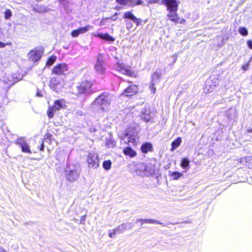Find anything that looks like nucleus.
<instances>
[{"label":"nucleus","mask_w":252,"mask_h":252,"mask_svg":"<svg viewBox=\"0 0 252 252\" xmlns=\"http://www.w3.org/2000/svg\"><path fill=\"white\" fill-rule=\"evenodd\" d=\"M148 174H154V171H152L148 170Z\"/></svg>","instance_id":"obj_43"},{"label":"nucleus","mask_w":252,"mask_h":252,"mask_svg":"<svg viewBox=\"0 0 252 252\" xmlns=\"http://www.w3.org/2000/svg\"><path fill=\"white\" fill-rule=\"evenodd\" d=\"M116 145L115 141L112 139H109L106 141L105 145L108 147H114Z\"/></svg>","instance_id":"obj_29"},{"label":"nucleus","mask_w":252,"mask_h":252,"mask_svg":"<svg viewBox=\"0 0 252 252\" xmlns=\"http://www.w3.org/2000/svg\"><path fill=\"white\" fill-rule=\"evenodd\" d=\"M176 61V58L175 57V59H174V62H175Z\"/></svg>","instance_id":"obj_50"},{"label":"nucleus","mask_w":252,"mask_h":252,"mask_svg":"<svg viewBox=\"0 0 252 252\" xmlns=\"http://www.w3.org/2000/svg\"><path fill=\"white\" fill-rule=\"evenodd\" d=\"M94 69L98 74H103L105 71L102 55L100 54L98 56L96 63L94 65Z\"/></svg>","instance_id":"obj_6"},{"label":"nucleus","mask_w":252,"mask_h":252,"mask_svg":"<svg viewBox=\"0 0 252 252\" xmlns=\"http://www.w3.org/2000/svg\"><path fill=\"white\" fill-rule=\"evenodd\" d=\"M16 143L17 144L20 146L23 152L27 153L29 154L32 153L29 145L23 138H19L16 140Z\"/></svg>","instance_id":"obj_13"},{"label":"nucleus","mask_w":252,"mask_h":252,"mask_svg":"<svg viewBox=\"0 0 252 252\" xmlns=\"http://www.w3.org/2000/svg\"><path fill=\"white\" fill-rule=\"evenodd\" d=\"M137 221H140L142 222V224H143V222L144 223H158V221L154 220L153 219H139L137 220Z\"/></svg>","instance_id":"obj_30"},{"label":"nucleus","mask_w":252,"mask_h":252,"mask_svg":"<svg viewBox=\"0 0 252 252\" xmlns=\"http://www.w3.org/2000/svg\"><path fill=\"white\" fill-rule=\"evenodd\" d=\"M93 28V27L90 25H86L84 27H81L79 29H78V31L79 32V33L80 34H83L89 31L90 29Z\"/></svg>","instance_id":"obj_26"},{"label":"nucleus","mask_w":252,"mask_h":252,"mask_svg":"<svg viewBox=\"0 0 252 252\" xmlns=\"http://www.w3.org/2000/svg\"><path fill=\"white\" fill-rule=\"evenodd\" d=\"M42 51L40 50L33 49L28 54V57L33 62L38 61L42 56Z\"/></svg>","instance_id":"obj_9"},{"label":"nucleus","mask_w":252,"mask_h":252,"mask_svg":"<svg viewBox=\"0 0 252 252\" xmlns=\"http://www.w3.org/2000/svg\"><path fill=\"white\" fill-rule=\"evenodd\" d=\"M138 87L136 85H131L129 86L126 89L123 93L121 94V96H131L134 95L138 92Z\"/></svg>","instance_id":"obj_10"},{"label":"nucleus","mask_w":252,"mask_h":252,"mask_svg":"<svg viewBox=\"0 0 252 252\" xmlns=\"http://www.w3.org/2000/svg\"><path fill=\"white\" fill-rule=\"evenodd\" d=\"M169 175L170 177L172 178L173 180H177L179 179L180 177L183 176V174L178 171H169Z\"/></svg>","instance_id":"obj_24"},{"label":"nucleus","mask_w":252,"mask_h":252,"mask_svg":"<svg viewBox=\"0 0 252 252\" xmlns=\"http://www.w3.org/2000/svg\"><path fill=\"white\" fill-rule=\"evenodd\" d=\"M248 67H249V65L248 64H246V65H244L242 67V68L244 70H246L248 69Z\"/></svg>","instance_id":"obj_41"},{"label":"nucleus","mask_w":252,"mask_h":252,"mask_svg":"<svg viewBox=\"0 0 252 252\" xmlns=\"http://www.w3.org/2000/svg\"><path fill=\"white\" fill-rule=\"evenodd\" d=\"M37 95L38 96H41V95L40 94H39V93H37Z\"/></svg>","instance_id":"obj_48"},{"label":"nucleus","mask_w":252,"mask_h":252,"mask_svg":"<svg viewBox=\"0 0 252 252\" xmlns=\"http://www.w3.org/2000/svg\"><path fill=\"white\" fill-rule=\"evenodd\" d=\"M36 11L37 12H43V10H36Z\"/></svg>","instance_id":"obj_46"},{"label":"nucleus","mask_w":252,"mask_h":252,"mask_svg":"<svg viewBox=\"0 0 252 252\" xmlns=\"http://www.w3.org/2000/svg\"><path fill=\"white\" fill-rule=\"evenodd\" d=\"M152 81L149 88L151 92L154 94L156 92L155 84L158 82L159 75L158 73H154L152 75Z\"/></svg>","instance_id":"obj_17"},{"label":"nucleus","mask_w":252,"mask_h":252,"mask_svg":"<svg viewBox=\"0 0 252 252\" xmlns=\"http://www.w3.org/2000/svg\"><path fill=\"white\" fill-rule=\"evenodd\" d=\"M12 15L11 11L9 9H7L4 13V17L6 19H9Z\"/></svg>","instance_id":"obj_35"},{"label":"nucleus","mask_w":252,"mask_h":252,"mask_svg":"<svg viewBox=\"0 0 252 252\" xmlns=\"http://www.w3.org/2000/svg\"><path fill=\"white\" fill-rule=\"evenodd\" d=\"M149 3H154L158 2L160 0H145Z\"/></svg>","instance_id":"obj_39"},{"label":"nucleus","mask_w":252,"mask_h":252,"mask_svg":"<svg viewBox=\"0 0 252 252\" xmlns=\"http://www.w3.org/2000/svg\"><path fill=\"white\" fill-rule=\"evenodd\" d=\"M43 149H44V145H43V144H42V145L41 146V148H40V150L43 151Z\"/></svg>","instance_id":"obj_42"},{"label":"nucleus","mask_w":252,"mask_h":252,"mask_svg":"<svg viewBox=\"0 0 252 252\" xmlns=\"http://www.w3.org/2000/svg\"><path fill=\"white\" fill-rule=\"evenodd\" d=\"M60 1H63V0H60Z\"/></svg>","instance_id":"obj_51"},{"label":"nucleus","mask_w":252,"mask_h":252,"mask_svg":"<svg viewBox=\"0 0 252 252\" xmlns=\"http://www.w3.org/2000/svg\"><path fill=\"white\" fill-rule=\"evenodd\" d=\"M95 36L108 41L113 42L115 40V39L108 33H98L97 35H95Z\"/></svg>","instance_id":"obj_21"},{"label":"nucleus","mask_w":252,"mask_h":252,"mask_svg":"<svg viewBox=\"0 0 252 252\" xmlns=\"http://www.w3.org/2000/svg\"><path fill=\"white\" fill-rule=\"evenodd\" d=\"M111 166V161L110 160H105L103 163V167L105 170H109Z\"/></svg>","instance_id":"obj_32"},{"label":"nucleus","mask_w":252,"mask_h":252,"mask_svg":"<svg viewBox=\"0 0 252 252\" xmlns=\"http://www.w3.org/2000/svg\"><path fill=\"white\" fill-rule=\"evenodd\" d=\"M189 160L187 158H183L182 159V161L181 163V166L185 169H187V167L189 166Z\"/></svg>","instance_id":"obj_28"},{"label":"nucleus","mask_w":252,"mask_h":252,"mask_svg":"<svg viewBox=\"0 0 252 252\" xmlns=\"http://www.w3.org/2000/svg\"><path fill=\"white\" fill-rule=\"evenodd\" d=\"M239 32L241 35L243 36H246L248 34V30L245 27H240L239 29Z\"/></svg>","instance_id":"obj_33"},{"label":"nucleus","mask_w":252,"mask_h":252,"mask_svg":"<svg viewBox=\"0 0 252 252\" xmlns=\"http://www.w3.org/2000/svg\"><path fill=\"white\" fill-rule=\"evenodd\" d=\"M162 3L166 5L167 10L178 9V4L177 0H162Z\"/></svg>","instance_id":"obj_14"},{"label":"nucleus","mask_w":252,"mask_h":252,"mask_svg":"<svg viewBox=\"0 0 252 252\" xmlns=\"http://www.w3.org/2000/svg\"><path fill=\"white\" fill-rule=\"evenodd\" d=\"M243 160H245V158H242V159H241L240 162H242Z\"/></svg>","instance_id":"obj_49"},{"label":"nucleus","mask_w":252,"mask_h":252,"mask_svg":"<svg viewBox=\"0 0 252 252\" xmlns=\"http://www.w3.org/2000/svg\"><path fill=\"white\" fill-rule=\"evenodd\" d=\"M182 141V139L181 138L178 137L175 140L172 142L171 144V151H174L178 146L180 145Z\"/></svg>","instance_id":"obj_25"},{"label":"nucleus","mask_w":252,"mask_h":252,"mask_svg":"<svg viewBox=\"0 0 252 252\" xmlns=\"http://www.w3.org/2000/svg\"><path fill=\"white\" fill-rule=\"evenodd\" d=\"M110 102V95L102 94L95 99L92 104V106L94 109H98L101 112H106L109 110Z\"/></svg>","instance_id":"obj_1"},{"label":"nucleus","mask_w":252,"mask_h":252,"mask_svg":"<svg viewBox=\"0 0 252 252\" xmlns=\"http://www.w3.org/2000/svg\"><path fill=\"white\" fill-rule=\"evenodd\" d=\"M7 45V46L11 45V42L3 43V42L0 41V48H4Z\"/></svg>","instance_id":"obj_38"},{"label":"nucleus","mask_w":252,"mask_h":252,"mask_svg":"<svg viewBox=\"0 0 252 252\" xmlns=\"http://www.w3.org/2000/svg\"><path fill=\"white\" fill-rule=\"evenodd\" d=\"M80 170L75 166L69 165L65 170V176L67 180L74 182L77 180L80 176Z\"/></svg>","instance_id":"obj_2"},{"label":"nucleus","mask_w":252,"mask_h":252,"mask_svg":"<svg viewBox=\"0 0 252 252\" xmlns=\"http://www.w3.org/2000/svg\"><path fill=\"white\" fill-rule=\"evenodd\" d=\"M123 152L125 155L128 156L130 158H133L136 156V152L131 148L129 147L124 148Z\"/></svg>","instance_id":"obj_20"},{"label":"nucleus","mask_w":252,"mask_h":252,"mask_svg":"<svg viewBox=\"0 0 252 252\" xmlns=\"http://www.w3.org/2000/svg\"><path fill=\"white\" fill-rule=\"evenodd\" d=\"M92 86V84L90 82L86 81L82 82L79 86L76 87L78 92L76 93L75 94H77L85 93L91 88Z\"/></svg>","instance_id":"obj_12"},{"label":"nucleus","mask_w":252,"mask_h":252,"mask_svg":"<svg viewBox=\"0 0 252 252\" xmlns=\"http://www.w3.org/2000/svg\"><path fill=\"white\" fill-rule=\"evenodd\" d=\"M167 17L170 21L174 22L175 24L185 23V20L184 19H180L178 17L177 14V10H167Z\"/></svg>","instance_id":"obj_7"},{"label":"nucleus","mask_w":252,"mask_h":252,"mask_svg":"<svg viewBox=\"0 0 252 252\" xmlns=\"http://www.w3.org/2000/svg\"><path fill=\"white\" fill-rule=\"evenodd\" d=\"M141 117L146 122H148L151 119V111L149 109H144L141 113Z\"/></svg>","instance_id":"obj_19"},{"label":"nucleus","mask_w":252,"mask_h":252,"mask_svg":"<svg viewBox=\"0 0 252 252\" xmlns=\"http://www.w3.org/2000/svg\"><path fill=\"white\" fill-rule=\"evenodd\" d=\"M87 161L89 168L96 169L99 166L98 156L94 152H91L89 154Z\"/></svg>","instance_id":"obj_5"},{"label":"nucleus","mask_w":252,"mask_h":252,"mask_svg":"<svg viewBox=\"0 0 252 252\" xmlns=\"http://www.w3.org/2000/svg\"><path fill=\"white\" fill-rule=\"evenodd\" d=\"M247 45L248 47L252 49V40H249L247 41Z\"/></svg>","instance_id":"obj_40"},{"label":"nucleus","mask_w":252,"mask_h":252,"mask_svg":"<svg viewBox=\"0 0 252 252\" xmlns=\"http://www.w3.org/2000/svg\"><path fill=\"white\" fill-rule=\"evenodd\" d=\"M144 166V169H145V171H147L148 170H147V167H146L145 165Z\"/></svg>","instance_id":"obj_47"},{"label":"nucleus","mask_w":252,"mask_h":252,"mask_svg":"<svg viewBox=\"0 0 252 252\" xmlns=\"http://www.w3.org/2000/svg\"><path fill=\"white\" fill-rule=\"evenodd\" d=\"M56 60H57L56 56H52L48 60V61L46 63V65H51L56 62Z\"/></svg>","instance_id":"obj_31"},{"label":"nucleus","mask_w":252,"mask_h":252,"mask_svg":"<svg viewBox=\"0 0 252 252\" xmlns=\"http://www.w3.org/2000/svg\"><path fill=\"white\" fill-rule=\"evenodd\" d=\"M124 18L125 19H129L131 20L137 26H138L141 22L140 19L136 18L130 11L126 12L124 13Z\"/></svg>","instance_id":"obj_16"},{"label":"nucleus","mask_w":252,"mask_h":252,"mask_svg":"<svg viewBox=\"0 0 252 252\" xmlns=\"http://www.w3.org/2000/svg\"><path fill=\"white\" fill-rule=\"evenodd\" d=\"M141 149L143 153H147L148 152L152 151V145L150 143H145L141 146Z\"/></svg>","instance_id":"obj_22"},{"label":"nucleus","mask_w":252,"mask_h":252,"mask_svg":"<svg viewBox=\"0 0 252 252\" xmlns=\"http://www.w3.org/2000/svg\"><path fill=\"white\" fill-rule=\"evenodd\" d=\"M0 252H6L4 249H0Z\"/></svg>","instance_id":"obj_44"},{"label":"nucleus","mask_w":252,"mask_h":252,"mask_svg":"<svg viewBox=\"0 0 252 252\" xmlns=\"http://www.w3.org/2000/svg\"><path fill=\"white\" fill-rule=\"evenodd\" d=\"M68 66L64 63H60L56 65L53 69V73L57 75H61L67 71Z\"/></svg>","instance_id":"obj_11"},{"label":"nucleus","mask_w":252,"mask_h":252,"mask_svg":"<svg viewBox=\"0 0 252 252\" xmlns=\"http://www.w3.org/2000/svg\"><path fill=\"white\" fill-rule=\"evenodd\" d=\"M79 34H80V33H79V32L77 29L73 30L71 32V35L72 37H77Z\"/></svg>","instance_id":"obj_37"},{"label":"nucleus","mask_w":252,"mask_h":252,"mask_svg":"<svg viewBox=\"0 0 252 252\" xmlns=\"http://www.w3.org/2000/svg\"><path fill=\"white\" fill-rule=\"evenodd\" d=\"M122 143L130 145H135L136 138L134 135H129L128 133H125V135L121 139Z\"/></svg>","instance_id":"obj_15"},{"label":"nucleus","mask_w":252,"mask_h":252,"mask_svg":"<svg viewBox=\"0 0 252 252\" xmlns=\"http://www.w3.org/2000/svg\"><path fill=\"white\" fill-rule=\"evenodd\" d=\"M116 1L119 4L129 6V0H116Z\"/></svg>","instance_id":"obj_34"},{"label":"nucleus","mask_w":252,"mask_h":252,"mask_svg":"<svg viewBox=\"0 0 252 252\" xmlns=\"http://www.w3.org/2000/svg\"><path fill=\"white\" fill-rule=\"evenodd\" d=\"M217 85V84L216 82H215L213 84L212 80H208L205 83L204 90L206 93H210L213 91L214 89Z\"/></svg>","instance_id":"obj_18"},{"label":"nucleus","mask_w":252,"mask_h":252,"mask_svg":"<svg viewBox=\"0 0 252 252\" xmlns=\"http://www.w3.org/2000/svg\"><path fill=\"white\" fill-rule=\"evenodd\" d=\"M129 228V227L128 225L126 224H122L115 228V231H117L118 233H121Z\"/></svg>","instance_id":"obj_23"},{"label":"nucleus","mask_w":252,"mask_h":252,"mask_svg":"<svg viewBox=\"0 0 252 252\" xmlns=\"http://www.w3.org/2000/svg\"><path fill=\"white\" fill-rule=\"evenodd\" d=\"M50 87L57 92L60 91L63 87L61 79L59 77L52 78L50 82Z\"/></svg>","instance_id":"obj_8"},{"label":"nucleus","mask_w":252,"mask_h":252,"mask_svg":"<svg viewBox=\"0 0 252 252\" xmlns=\"http://www.w3.org/2000/svg\"><path fill=\"white\" fill-rule=\"evenodd\" d=\"M66 107L65 101L64 99L57 100L55 101L53 106H49L47 111V115L49 118H52L54 114L61 109H64Z\"/></svg>","instance_id":"obj_3"},{"label":"nucleus","mask_w":252,"mask_h":252,"mask_svg":"<svg viewBox=\"0 0 252 252\" xmlns=\"http://www.w3.org/2000/svg\"><path fill=\"white\" fill-rule=\"evenodd\" d=\"M115 70L120 72V73L126 75L130 77H136L137 75L136 72L131 70L130 68L126 66L123 63H117L114 66Z\"/></svg>","instance_id":"obj_4"},{"label":"nucleus","mask_w":252,"mask_h":252,"mask_svg":"<svg viewBox=\"0 0 252 252\" xmlns=\"http://www.w3.org/2000/svg\"><path fill=\"white\" fill-rule=\"evenodd\" d=\"M129 6H135L140 4H143L144 1L142 0H129Z\"/></svg>","instance_id":"obj_27"},{"label":"nucleus","mask_w":252,"mask_h":252,"mask_svg":"<svg viewBox=\"0 0 252 252\" xmlns=\"http://www.w3.org/2000/svg\"><path fill=\"white\" fill-rule=\"evenodd\" d=\"M248 131L250 133H252V128H250L248 130Z\"/></svg>","instance_id":"obj_45"},{"label":"nucleus","mask_w":252,"mask_h":252,"mask_svg":"<svg viewBox=\"0 0 252 252\" xmlns=\"http://www.w3.org/2000/svg\"><path fill=\"white\" fill-rule=\"evenodd\" d=\"M117 233V232L115 231V228H114L109 232V236L110 238H114Z\"/></svg>","instance_id":"obj_36"}]
</instances>
